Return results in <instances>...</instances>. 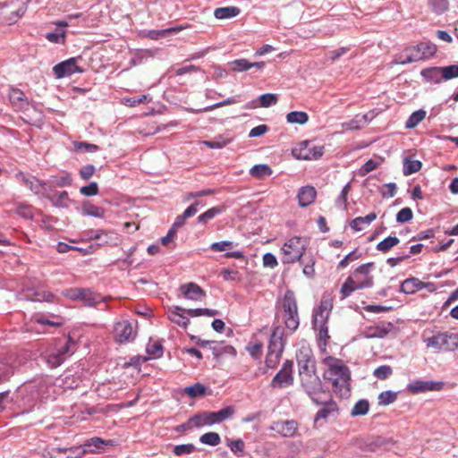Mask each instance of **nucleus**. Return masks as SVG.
Here are the masks:
<instances>
[{
  "instance_id": "bf43d9fd",
  "label": "nucleus",
  "mask_w": 458,
  "mask_h": 458,
  "mask_svg": "<svg viewBox=\"0 0 458 458\" xmlns=\"http://www.w3.org/2000/svg\"><path fill=\"white\" fill-rule=\"evenodd\" d=\"M392 373L393 369L390 366L381 365L374 370L373 375L377 379L384 380L389 377L392 375Z\"/></svg>"
},
{
  "instance_id": "49530a36",
  "label": "nucleus",
  "mask_w": 458,
  "mask_h": 458,
  "mask_svg": "<svg viewBox=\"0 0 458 458\" xmlns=\"http://www.w3.org/2000/svg\"><path fill=\"white\" fill-rule=\"evenodd\" d=\"M356 290L357 288L353 278L352 276L347 277L340 290L341 299L344 300L349 297Z\"/></svg>"
},
{
  "instance_id": "864d4df0",
  "label": "nucleus",
  "mask_w": 458,
  "mask_h": 458,
  "mask_svg": "<svg viewBox=\"0 0 458 458\" xmlns=\"http://www.w3.org/2000/svg\"><path fill=\"white\" fill-rule=\"evenodd\" d=\"M432 11L437 14L445 13L448 9V0H428Z\"/></svg>"
},
{
  "instance_id": "c03bdc74",
  "label": "nucleus",
  "mask_w": 458,
  "mask_h": 458,
  "mask_svg": "<svg viewBox=\"0 0 458 458\" xmlns=\"http://www.w3.org/2000/svg\"><path fill=\"white\" fill-rule=\"evenodd\" d=\"M181 30H182L181 27H173V28L165 29V30H148L146 35L148 38L157 40L160 38H165L167 35L176 32V31H179Z\"/></svg>"
},
{
  "instance_id": "6e6d98bb",
  "label": "nucleus",
  "mask_w": 458,
  "mask_h": 458,
  "mask_svg": "<svg viewBox=\"0 0 458 458\" xmlns=\"http://www.w3.org/2000/svg\"><path fill=\"white\" fill-rule=\"evenodd\" d=\"M315 331L318 332V341L319 345L326 346L327 341L329 338L328 327L327 326H318L312 327Z\"/></svg>"
},
{
  "instance_id": "393cba45",
  "label": "nucleus",
  "mask_w": 458,
  "mask_h": 458,
  "mask_svg": "<svg viewBox=\"0 0 458 458\" xmlns=\"http://www.w3.org/2000/svg\"><path fill=\"white\" fill-rule=\"evenodd\" d=\"M9 98L13 106L17 110H23L29 106V103L24 96V93L18 89H11Z\"/></svg>"
},
{
  "instance_id": "f03ea898",
  "label": "nucleus",
  "mask_w": 458,
  "mask_h": 458,
  "mask_svg": "<svg viewBox=\"0 0 458 458\" xmlns=\"http://www.w3.org/2000/svg\"><path fill=\"white\" fill-rule=\"evenodd\" d=\"M437 47L431 41H421L415 46L406 47L403 52L395 55L393 61L395 64H408L428 60L437 53Z\"/></svg>"
},
{
  "instance_id": "09e8293b",
  "label": "nucleus",
  "mask_w": 458,
  "mask_h": 458,
  "mask_svg": "<svg viewBox=\"0 0 458 458\" xmlns=\"http://www.w3.org/2000/svg\"><path fill=\"white\" fill-rule=\"evenodd\" d=\"M206 386L200 383H196L184 388V393L191 398H196L204 395L206 393Z\"/></svg>"
},
{
  "instance_id": "58836bf2",
  "label": "nucleus",
  "mask_w": 458,
  "mask_h": 458,
  "mask_svg": "<svg viewBox=\"0 0 458 458\" xmlns=\"http://www.w3.org/2000/svg\"><path fill=\"white\" fill-rule=\"evenodd\" d=\"M273 174L271 167L266 164L253 165L250 169V174L257 179H262L265 176H270Z\"/></svg>"
},
{
  "instance_id": "a18cd8bd",
  "label": "nucleus",
  "mask_w": 458,
  "mask_h": 458,
  "mask_svg": "<svg viewBox=\"0 0 458 458\" xmlns=\"http://www.w3.org/2000/svg\"><path fill=\"white\" fill-rule=\"evenodd\" d=\"M351 191V182L346 183L337 199H335V206L337 208L346 210L347 209V197Z\"/></svg>"
},
{
  "instance_id": "f3484780",
  "label": "nucleus",
  "mask_w": 458,
  "mask_h": 458,
  "mask_svg": "<svg viewBox=\"0 0 458 458\" xmlns=\"http://www.w3.org/2000/svg\"><path fill=\"white\" fill-rule=\"evenodd\" d=\"M442 381H424L416 379L407 385V390L411 394H420L428 391H439L443 388Z\"/></svg>"
},
{
  "instance_id": "4c0bfd02",
  "label": "nucleus",
  "mask_w": 458,
  "mask_h": 458,
  "mask_svg": "<svg viewBox=\"0 0 458 458\" xmlns=\"http://www.w3.org/2000/svg\"><path fill=\"white\" fill-rule=\"evenodd\" d=\"M102 233L103 234L100 235V239L98 240L99 241V246L118 245L120 239L119 235L116 233L106 230H102Z\"/></svg>"
},
{
  "instance_id": "a19ab883",
  "label": "nucleus",
  "mask_w": 458,
  "mask_h": 458,
  "mask_svg": "<svg viewBox=\"0 0 458 458\" xmlns=\"http://www.w3.org/2000/svg\"><path fill=\"white\" fill-rule=\"evenodd\" d=\"M426 116V111L419 109L413 112L405 123V127L408 129L415 128Z\"/></svg>"
},
{
  "instance_id": "cd10ccee",
  "label": "nucleus",
  "mask_w": 458,
  "mask_h": 458,
  "mask_svg": "<svg viewBox=\"0 0 458 458\" xmlns=\"http://www.w3.org/2000/svg\"><path fill=\"white\" fill-rule=\"evenodd\" d=\"M377 218V214L371 212L365 216H358L350 222V227L356 232H360L364 229L365 226H369Z\"/></svg>"
},
{
  "instance_id": "774afa93",
  "label": "nucleus",
  "mask_w": 458,
  "mask_h": 458,
  "mask_svg": "<svg viewBox=\"0 0 458 458\" xmlns=\"http://www.w3.org/2000/svg\"><path fill=\"white\" fill-rule=\"evenodd\" d=\"M413 214L410 208H403L396 214L398 223H406L412 219Z\"/></svg>"
},
{
  "instance_id": "37998d69",
  "label": "nucleus",
  "mask_w": 458,
  "mask_h": 458,
  "mask_svg": "<svg viewBox=\"0 0 458 458\" xmlns=\"http://www.w3.org/2000/svg\"><path fill=\"white\" fill-rule=\"evenodd\" d=\"M369 403L366 399L359 400L351 411V415L352 417L356 416H363L369 412Z\"/></svg>"
},
{
  "instance_id": "c756f323",
  "label": "nucleus",
  "mask_w": 458,
  "mask_h": 458,
  "mask_svg": "<svg viewBox=\"0 0 458 458\" xmlns=\"http://www.w3.org/2000/svg\"><path fill=\"white\" fill-rule=\"evenodd\" d=\"M421 290V281L417 277L405 279L400 287V292L405 294H412Z\"/></svg>"
},
{
  "instance_id": "052dcab7",
  "label": "nucleus",
  "mask_w": 458,
  "mask_h": 458,
  "mask_svg": "<svg viewBox=\"0 0 458 458\" xmlns=\"http://www.w3.org/2000/svg\"><path fill=\"white\" fill-rule=\"evenodd\" d=\"M227 446L233 454H237L238 456H242L245 444L242 439L239 438L235 440H228Z\"/></svg>"
},
{
  "instance_id": "aec40b11",
  "label": "nucleus",
  "mask_w": 458,
  "mask_h": 458,
  "mask_svg": "<svg viewBox=\"0 0 458 458\" xmlns=\"http://www.w3.org/2000/svg\"><path fill=\"white\" fill-rule=\"evenodd\" d=\"M168 318L177 326L186 328L190 324V319L185 312V309L180 306H173L168 310Z\"/></svg>"
},
{
  "instance_id": "4be33fe9",
  "label": "nucleus",
  "mask_w": 458,
  "mask_h": 458,
  "mask_svg": "<svg viewBox=\"0 0 458 458\" xmlns=\"http://www.w3.org/2000/svg\"><path fill=\"white\" fill-rule=\"evenodd\" d=\"M283 329L280 327H276L269 339L267 352L282 354L284 351V343H283Z\"/></svg>"
},
{
  "instance_id": "7c9ffc66",
  "label": "nucleus",
  "mask_w": 458,
  "mask_h": 458,
  "mask_svg": "<svg viewBox=\"0 0 458 458\" xmlns=\"http://www.w3.org/2000/svg\"><path fill=\"white\" fill-rule=\"evenodd\" d=\"M112 441H106L100 437H92L84 444L86 453H99L104 445H111Z\"/></svg>"
},
{
  "instance_id": "1a4fd4ad",
  "label": "nucleus",
  "mask_w": 458,
  "mask_h": 458,
  "mask_svg": "<svg viewBox=\"0 0 458 458\" xmlns=\"http://www.w3.org/2000/svg\"><path fill=\"white\" fill-rule=\"evenodd\" d=\"M296 360L299 376L306 373L317 372L316 360L312 350L309 346H301L296 352Z\"/></svg>"
},
{
  "instance_id": "680f3d73",
  "label": "nucleus",
  "mask_w": 458,
  "mask_h": 458,
  "mask_svg": "<svg viewBox=\"0 0 458 458\" xmlns=\"http://www.w3.org/2000/svg\"><path fill=\"white\" fill-rule=\"evenodd\" d=\"M54 205L59 208H67L70 203L68 192L64 191L56 194L53 199Z\"/></svg>"
},
{
  "instance_id": "a878e982",
  "label": "nucleus",
  "mask_w": 458,
  "mask_h": 458,
  "mask_svg": "<svg viewBox=\"0 0 458 458\" xmlns=\"http://www.w3.org/2000/svg\"><path fill=\"white\" fill-rule=\"evenodd\" d=\"M420 75L428 82L437 84L443 81L441 67L435 66L422 69Z\"/></svg>"
},
{
  "instance_id": "b1692460",
  "label": "nucleus",
  "mask_w": 458,
  "mask_h": 458,
  "mask_svg": "<svg viewBox=\"0 0 458 458\" xmlns=\"http://www.w3.org/2000/svg\"><path fill=\"white\" fill-rule=\"evenodd\" d=\"M278 101V97L276 94L273 93H266L261 96L258 99L251 101L247 107L256 108L258 106L260 107H270L275 106Z\"/></svg>"
},
{
  "instance_id": "20e7f679",
  "label": "nucleus",
  "mask_w": 458,
  "mask_h": 458,
  "mask_svg": "<svg viewBox=\"0 0 458 458\" xmlns=\"http://www.w3.org/2000/svg\"><path fill=\"white\" fill-rule=\"evenodd\" d=\"M234 413V407L230 405L217 411H205L201 414L195 415L191 417L190 420L193 422V424L198 428L203 426H211L228 420Z\"/></svg>"
},
{
  "instance_id": "e433bc0d",
  "label": "nucleus",
  "mask_w": 458,
  "mask_h": 458,
  "mask_svg": "<svg viewBox=\"0 0 458 458\" xmlns=\"http://www.w3.org/2000/svg\"><path fill=\"white\" fill-rule=\"evenodd\" d=\"M211 350L216 358H218L223 354H229L232 356L236 355V350L232 345L225 344L223 342L216 343L215 345L211 346Z\"/></svg>"
},
{
  "instance_id": "39448f33",
  "label": "nucleus",
  "mask_w": 458,
  "mask_h": 458,
  "mask_svg": "<svg viewBox=\"0 0 458 458\" xmlns=\"http://www.w3.org/2000/svg\"><path fill=\"white\" fill-rule=\"evenodd\" d=\"M424 343L428 348L453 352L458 349V334L448 332L437 333L431 337L424 339Z\"/></svg>"
},
{
  "instance_id": "8fccbe9b",
  "label": "nucleus",
  "mask_w": 458,
  "mask_h": 458,
  "mask_svg": "<svg viewBox=\"0 0 458 458\" xmlns=\"http://www.w3.org/2000/svg\"><path fill=\"white\" fill-rule=\"evenodd\" d=\"M228 65L233 72H242L250 70V62L247 59H235L228 63Z\"/></svg>"
},
{
  "instance_id": "412c9836",
  "label": "nucleus",
  "mask_w": 458,
  "mask_h": 458,
  "mask_svg": "<svg viewBox=\"0 0 458 458\" xmlns=\"http://www.w3.org/2000/svg\"><path fill=\"white\" fill-rule=\"evenodd\" d=\"M86 453L83 446H74L69 448L53 447L52 456L54 458H79Z\"/></svg>"
},
{
  "instance_id": "ea45409f",
  "label": "nucleus",
  "mask_w": 458,
  "mask_h": 458,
  "mask_svg": "<svg viewBox=\"0 0 458 458\" xmlns=\"http://www.w3.org/2000/svg\"><path fill=\"white\" fill-rule=\"evenodd\" d=\"M288 123L305 124L309 121V115L304 111H292L286 114Z\"/></svg>"
},
{
  "instance_id": "13d9d810",
  "label": "nucleus",
  "mask_w": 458,
  "mask_h": 458,
  "mask_svg": "<svg viewBox=\"0 0 458 458\" xmlns=\"http://www.w3.org/2000/svg\"><path fill=\"white\" fill-rule=\"evenodd\" d=\"M215 192L216 191L214 189H204L198 191H191L184 196L183 200L190 201L191 199H196L204 196L214 194Z\"/></svg>"
},
{
  "instance_id": "6ab92c4d",
  "label": "nucleus",
  "mask_w": 458,
  "mask_h": 458,
  "mask_svg": "<svg viewBox=\"0 0 458 458\" xmlns=\"http://www.w3.org/2000/svg\"><path fill=\"white\" fill-rule=\"evenodd\" d=\"M183 296L191 301H201L206 296L204 290L195 283H187L180 286Z\"/></svg>"
},
{
  "instance_id": "ddd939ff",
  "label": "nucleus",
  "mask_w": 458,
  "mask_h": 458,
  "mask_svg": "<svg viewBox=\"0 0 458 458\" xmlns=\"http://www.w3.org/2000/svg\"><path fill=\"white\" fill-rule=\"evenodd\" d=\"M333 305L329 296H323L318 307L312 314V327L327 326Z\"/></svg>"
},
{
  "instance_id": "c9c22d12",
  "label": "nucleus",
  "mask_w": 458,
  "mask_h": 458,
  "mask_svg": "<svg viewBox=\"0 0 458 458\" xmlns=\"http://www.w3.org/2000/svg\"><path fill=\"white\" fill-rule=\"evenodd\" d=\"M81 214L85 216L102 218L105 216V209L90 203H84L81 208Z\"/></svg>"
},
{
  "instance_id": "3c124183",
  "label": "nucleus",
  "mask_w": 458,
  "mask_h": 458,
  "mask_svg": "<svg viewBox=\"0 0 458 458\" xmlns=\"http://www.w3.org/2000/svg\"><path fill=\"white\" fill-rule=\"evenodd\" d=\"M151 98L149 97V95H141V96H139V97H132V98H123L122 102L123 105L127 106H130V107H134V106H137L146 101H149Z\"/></svg>"
},
{
  "instance_id": "f257e3e1",
  "label": "nucleus",
  "mask_w": 458,
  "mask_h": 458,
  "mask_svg": "<svg viewBox=\"0 0 458 458\" xmlns=\"http://www.w3.org/2000/svg\"><path fill=\"white\" fill-rule=\"evenodd\" d=\"M323 361L327 366L323 374L324 380L332 383L333 390L337 394L349 395L351 375L348 367L341 360L332 356L326 357Z\"/></svg>"
},
{
  "instance_id": "de8ad7c7",
  "label": "nucleus",
  "mask_w": 458,
  "mask_h": 458,
  "mask_svg": "<svg viewBox=\"0 0 458 458\" xmlns=\"http://www.w3.org/2000/svg\"><path fill=\"white\" fill-rule=\"evenodd\" d=\"M199 441L203 445L216 446L220 444L221 438L218 433L216 432H208L203 434L199 437Z\"/></svg>"
},
{
  "instance_id": "e2e57ef3",
  "label": "nucleus",
  "mask_w": 458,
  "mask_h": 458,
  "mask_svg": "<svg viewBox=\"0 0 458 458\" xmlns=\"http://www.w3.org/2000/svg\"><path fill=\"white\" fill-rule=\"evenodd\" d=\"M360 114L355 115L352 119L350 121L344 122L341 124L342 128L347 131H353V130H359L360 129L363 124L361 123V120L359 119Z\"/></svg>"
},
{
  "instance_id": "5701e85b",
  "label": "nucleus",
  "mask_w": 458,
  "mask_h": 458,
  "mask_svg": "<svg viewBox=\"0 0 458 458\" xmlns=\"http://www.w3.org/2000/svg\"><path fill=\"white\" fill-rule=\"evenodd\" d=\"M317 196V191L313 186L306 185L302 186L297 194L299 206L305 208L310 206L315 201Z\"/></svg>"
},
{
  "instance_id": "603ef678",
  "label": "nucleus",
  "mask_w": 458,
  "mask_h": 458,
  "mask_svg": "<svg viewBox=\"0 0 458 458\" xmlns=\"http://www.w3.org/2000/svg\"><path fill=\"white\" fill-rule=\"evenodd\" d=\"M397 399V394L394 391L387 390L381 392L378 395V403L380 405H388Z\"/></svg>"
},
{
  "instance_id": "dca6fc26",
  "label": "nucleus",
  "mask_w": 458,
  "mask_h": 458,
  "mask_svg": "<svg viewBox=\"0 0 458 458\" xmlns=\"http://www.w3.org/2000/svg\"><path fill=\"white\" fill-rule=\"evenodd\" d=\"M75 345V342L71 338L61 345L55 352H52L47 356V362L51 368H56L60 366L66 359L68 353L71 352V348ZM73 351H72V352Z\"/></svg>"
},
{
  "instance_id": "9d476101",
  "label": "nucleus",
  "mask_w": 458,
  "mask_h": 458,
  "mask_svg": "<svg viewBox=\"0 0 458 458\" xmlns=\"http://www.w3.org/2000/svg\"><path fill=\"white\" fill-rule=\"evenodd\" d=\"M300 378L302 388L311 400H313L314 397H319L320 394H326L323 391L322 382L317 375V372L300 375Z\"/></svg>"
},
{
  "instance_id": "4468645a",
  "label": "nucleus",
  "mask_w": 458,
  "mask_h": 458,
  "mask_svg": "<svg viewBox=\"0 0 458 458\" xmlns=\"http://www.w3.org/2000/svg\"><path fill=\"white\" fill-rule=\"evenodd\" d=\"M83 69L77 65V58L71 57L53 67V73L57 79L71 76L74 73H82Z\"/></svg>"
},
{
  "instance_id": "2f4dec72",
  "label": "nucleus",
  "mask_w": 458,
  "mask_h": 458,
  "mask_svg": "<svg viewBox=\"0 0 458 458\" xmlns=\"http://www.w3.org/2000/svg\"><path fill=\"white\" fill-rule=\"evenodd\" d=\"M26 187H28L33 193L42 196H47L50 191V187L47 182L40 181L34 176L32 177V180L29 182Z\"/></svg>"
},
{
  "instance_id": "f8f14e48",
  "label": "nucleus",
  "mask_w": 458,
  "mask_h": 458,
  "mask_svg": "<svg viewBox=\"0 0 458 458\" xmlns=\"http://www.w3.org/2000/svg\"><path fill=\"white\" fill-rule=\"evenodd\" d=\"M294 157L300 160H314L322 157L323 146H317L310 141H302L293 150Z\"/></svg>"
},
{
  "instance_id": "69168bd1",
  "label": "nucleus",
  "mask_w": 458,
  "mask_h": 458,
  "mask_svg": "<svg viewBox=\"0 0 458 458\" xmlns=\"http://www.w3.org/2000/svg\"><path fill=\"white\" fill-rule=\"evenodd\" d=\"M16 213L24 219H32L33 213L31 207L26 204L20 203L16 207Z\"/></svg>"
},
{
  "instance_id": "bb28decb",
  "label": "nucleus",
  "mask_w": 458,
  "mask_h": 458,
  "mask_svg": "<svg viewBox=\"0 0 458 458\" xmlns=\"http://www.w3.org/2000/svg\"><path fill=\"white\" fill-rule=\"evenodd\" d=\"M392 327L393 326L391 323H388L386 326L377 325L375 327H370L366 329L365 336L367 338H384L388 335Z\"/></svg>"
},
{
  "instance_id": "473e14b6",
  "label": "nucleus",
  "mask_w": 458,
  "mask_h": 458,
  "mask_svg": "<svg viewBox=\"0 0 458 458\" xmlns=\"http://www.w3.org/2000/svg\"><path fill=\"white\" fill-rule=\"evenodd\" d=\"M225 211V206H216L211 208H208L207 211L199 215L197 218L198 223L199 224H207L209 220L215 218L216 216L221 215Z\"/></svg>"
},
{
  "instance_id": "4d7b16f0",
  "label": "nucleus",
  "mask_w": 458,
  "mask_h": 458,
  "mask_svg": "<svg viewBox=\"0 0 458 458\" xmlns=\"http://www.w3.org/2000/svg\"><path fill=\"white\" fill-rule=\"evenodd\" d=\"M146 352L151 358L157 359L163 355V346L160 343L148 344Z\"/></svg>"
},
{
  "instance_id": "0e129e2a",
  "label": "nucleus",
  "mask_w": 458,
  "mask_h": 458,
  "mask_svg": "<svg viewBox=\"0 0 458 458\" xmlns=\"http://www.w3.org/2000/svg\"><path fill=\"white\" fill-rule=\"evenodd\" d=\"M32 322L38 324L39 326H52V327H59L61 326V322H55L47 318L43 314H35L32 317Z\"/></svg>"
},
{
  "instance_id": "5fc2aeb1",
  "label": "nucleus",
  "mask_w": 458,
  "mask_h": 458,
  "mask_svg": "<svg viewBox=\"0 0 458 458\" xmlns=\"http://www.w3.org/2000/svg\"><path fill=\"white\" fill-rule=\"evenodd\" d=\"M441 68L443 81H449L454 78H458V64H452Z\"/></svg>"
},
{
  "instance_id": "6e6552de",
  "label": "nucleus",
  "mask_w": 458,
  "mask_h": 458,
  "mask_svg": "<svg viewBox=\"0 0 458 458\" xmlns=\"http://www.w3.org/2000/svg\"><path fill=\"white\" fill-rule=\"evenodd\" d=\"M284 257L283 263H294L301 258L304 252V245L301 238L293 237L289 239L282 247Z\"/></svg>"
},
{
  "instance_id": "79ce46f5",
  "label": "nucleus",
  "mask_w": 458,
  "mask_h": 458,
  "mask_svg": "<svg viewBox=\"0 0 458 458\" xmlns=\"http://www.w3.org/2000/svg\"><path fill=\"white\" fill-rule=\"evenodd\" d=\"M400 240L396 236H388L377 244V250L381 252H387L390 249L396 246Z\"/></svg>"
},
{
  "instance_id": "423d86ee",
  "label": "nucleus",
  "mask_w": 458,
  "mask_h": 458,
  "mask_svg": "<svg viewBox=\"0 0 458 458\" xmlns=\"http://www.w3.org/2000/svg\"><path fill=\"white\" fill-rule=\"evenodd\" d=\"M63 294L71 300L81 301L88 307H96L98 303L105 301L103 296L89 288H70L64 290Z\"/></svg>"
},
{
  "instance_id": "a211bd4d",
  "label": "nucleus",
  "mask_w": 458,
  "mask_h": 458,
  "mask_svg": "<svg viewBox=\"0 0 458 458\" xmlns=\"http://www.w3.org/2000/svg\"><path fill=\"white\" fill-rule=\"evenodd\" d=\"M116 342L123 344L133 338V327L130 321L122 320L115 323L114 327Z\"/></svg>"
},
{
  "instance_id": "f704fd0d",
  "label": "nucleus",
  "mask_w": 458,
  "mask_h": 458,
  "mask_svg": "<svg viewBox=\"0 0 458 458\" xmlns=\"http://www.w3.org/2000/svg\"><path fill=\"white\" fill-rule=\"evenodd\" d=\"M422 164L419 160L404 157L403 162V172L404 175H411L421 169Z\"/></svg>"
},
{
  "instance_id": "c85d7f7f",
  "label": "nucleus",
  "mask_w": 458,
  "mask_h": 458,
  "mask_svg": "<svg viewBox=\"0 0 458 458\" xmlns=\"http://www.w3.org/2000/svg\"><path fill=\"white\" fill-rule=\"evenodd\" d=\"M275 428L283 437H289L297 430V423L295 420L280 421L276 424Z\"/></svg>"
},
{
  "instance_id": "0eeeda50",
  "label": "nucleus",
  "mask_w": 458,
  "mask_h": 458,
  "mask_svg": "<svg viewBox=\"0 0 458 458\" xmlns=\"http://www.w3.org/2000/svg\"><path fill=\"white\" fill-rule=\"evenodd\" d=\"M325 395V398L319 396L314 397L312 400L314 403L321 405V408L318 411L314 418V423L316 424L319 423L321 420L326 422L330 417H335L338 413V407L336 403L333 401L329 395Z\"/></svg>"
},
{
  "instance_id": "7ed1b4c3",
  "label": "nucleus",
  "mask_w": 458,
  "mask_h": 458,
  "mask_svg": "<svg viewBox=\"0 0 458 458\" xmlns=\"http://www.w3.org/2000/svg\"><path fill=\"white\" fill-rule=\"evenodd\" d=\"M280 302L283 308L285 327L291 332H295L300 325V317L293 291L286 290Z\"/></svg>"
},
{
  "instance_id": "9b49d317",
  "label": "nucleus",
  "mask_w": 458,
  "mask_h": 458,
  "mask_svg": "<svg viewBox=\"0 0 458 458\" xmlns=\"http://www.w3.org/2000/svg\"><path fill=\"white\" fill-rule=\"evenodd\" d=\"M293 362L290 360H286L281 369L272 378L270 386L273 388H286L293 385Z\"/></svg>"
},
{
  "instance_id": "2eb2a0df",
  "label": "nucleus",
  "mask_w": 458,
  "mask_h": 458,
  "mask_svg": "<svg viewBox=\"0 0 458 458\" xmlns=\"http://www.w3.org/2000/svg\"><path fill=\"white\" fill-rule=\"evenodd\" d=\"M18 300H27L31 301L55 302L56 297L54 293L41 289H27L17 294Z\"/></svg>"
},
{
  "instance_id": "72a5a7b5",
  "label": "nucleus",
  "mask_w": 458,
  "mask_h": 458,
  "mask_svg": "<svg viewBox=\"0 0 458 458\" xmlns=\"http://www.w3.org/2000/svg\"><path fill=\"white\" fill-rule=\"evenodd\" d=\"M239 13L240 9L235 6L219 7L214 11V16L218 20L233 18Z\"/></svg>"
},
{
  "instance_id": "338daca9",
  "label": "nucleus",
  "mask_w": 458,
  "mask_h": 458,
  "mask_svg": "<svg viewBox=\"0 0 458 458\" xmlns=\"http://www.w3.org/2000/svg\"><path fill=\"white\" fill-rule=\"evenodd\" d=\"M234 245H235V243L233 242L221 241V242H213L210 245V250H212L213 251H216V252H221V251H225L228 249H232Z\"/></svg>"
}]
</instances>
